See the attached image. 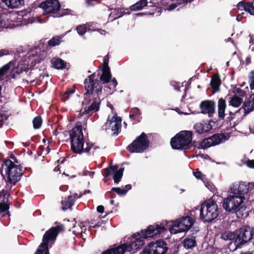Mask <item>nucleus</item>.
Segmentation results:
<instances>
[{
  "mask_svg": "<svg viewBox=\"0 0 254 254\" xmlns=\"http://www.w3.org/2000/svg\"><path fill=\"white\" fill-rule=\"evenodd\" d=\"M226 102L225 99L220 98L218 101V117L219 119L224 120L225 117V110L226 108Z\"/></svg>",
  "mask_w": 254,
  "mask_h": 254,
  "instance_id": "25",
  "label": "nucleus"
},
{
  "mask_svg": "<svg viewBox=\"0 0 254 254\" xmlns=\"http://www.w3.org/2000/svg\"><path fill=\"white\" fill-rule=\"evenodd\" d=\"M166 227L162 222L160 224L154 223L149 225L146 229L141 230L144 238H153L160 237V235L167 231L168 226Z\"/></svg>",
  "mask_w": 254,
  "mask_h": 254,
  "instance_id": "13",
  "label": "nucleus"
},
{
  "mask_svg": "<svg viewBox=\"0 0 254 254\" xmlns=\"http://www.w3.org/2000/svg\"><path fill=\"white\" fill-rule=\"evenodd\" d=\"M13 63L10 62L0 68V79L3 77L7 71L11 68Z\"/></svg>",
  "mask_w": 254,
  "mask_h": 254,
  "instance_id": "37",
  "label": "nucleus"
},
{
  "mask_svg": "<svg viewBox=\"0 0 254 254\" xmlns=\"http://www.w3.org/2000/svg\"><path fill=\"white\" fill-rule=\"evenodd\" d=\"M102 74L99 77V80L103 84L109 83L112 79V74L110 67L108 68L102 67Z\"/></svg>",
  "mask_w": 254,
  "mask_h": 254,
  "instance_id": "24",
  "label": "nucleus"
},
{
  "mask_svg": "<svg viewBox=\"0 0 254 254\" xmlns=\"http://www.w3.org/2000/svg\"><path fill=\"white\" fill-rule=\"evenodd\" d=\"M34 129H39L42 124V119L40 116H38L34 118L32 121Z\"/></svg>",
  "mask_w": 254,
  "mask_h": 254,
  "instance_id": "39",
  "label": "nucleus"
},
{
  "mask_svg": "<svg viewBox=\"0 0 254 254\" xmlns=\"http://www.w3.org/2000/svg\"><path fill=\"white\" fill-rule=\"evenodd\" d=\"M254 186V183H249V185L247 186L244 183H240L237 189H235L233 191V193L235 194L244 195L249 192V188L253 187Z\"/></svg>",
  "mask_w": 254,
  "mask_h": 254,
  "instance_id": "23",
  "label": "nucleus"
},
{
  "mask_svg": "<svg viewBox=\"0 0 254 254\" xmlns=\"http://www.w3.org/2000/svg\"><path fill=\"white\" fill-rule=\"evenodd\" d=\"M192 132L190 130H182L177 133L170 140L172 148L175 150H189L192 147L197 148L195 141H192Z\"/></svg>",
  "mask_w": 254,
  "mask_h": 254,
  "instance_id": "3",
  "label": "nucleus"
},
{
  "mask_svg": "<svg viewBox=\"0 0 254 254\" xmlns=\"http://www.w3.org/2000/svg\"><path fill=\"white\" fill-rule=\"evenodd\" d=\"M249 82L251 89H254V70L251 72L249 76Z\"/></svg>",
  "mask_w": 254,
  "mask_h": 254,
  "instance_id": "45",
  "label": "nucleus"
},
{
  "mask_svg": "<svg viewBox=\"0 0 254 254\" xmlns=\"http://www.w3.org/2000/svg\"><path fill=\"white\" fill-rule=\"evenodd\" d=\"M45 147L44 145H40L38 149L37 153L39 155H41L42 152L44 151Z\"/></svg>",
  "mask_w": 254,
  "mask_h": 254,
  "instance_id": "58",
  "label": "nucleus"
},
{
  "mask_svg": "<svg viewBox=\"0 0 254 254\" xmlns=\"http://www.w3.org/2000/svg\"><path fill=\"white\" fill-rule=\"evenodd\" d=\"M193 128L195 130L196 132L199 134H203L209 132L211 129H212V127L210 125V121H203L194 125Z\"/></svg>",
  "mask_w": 254,
  "mask_h": 254,
  "instance_id": "22",
  "label": "nucleus"
},
{
  "mask_svg": "<svg viewBox=\"0 0 254 254\" xmlns=\"http://www.w3.org/2000/svg\"><path fill=\"white\" fill-rule=\"evenodd\" d=\"M247 91H249L248 87H246L245 89H242L241 88H236L234 92L236 93L235 95H239L241 97H244L247 94Z\"/></svg>",
  "mask_w": 254,
  "mask_h": 254,
  "instance_id": "41",
  "label": "nucleus"
},
{
  "mask_svg": "<svg viewBox=\"0 0 254 254\" xmlns=\"http://www.w3.org/2000/svg\"><path fill=\"white\" fill-rule=\"evenodd\" d=\"M75 92V90L71 88H67L66 89V91L64 93L63 96V98L64 100V101H65L66 100H67L69 97V96L72 95L74 92Z\"/></svg>",
  "mask_w": 254,
  "mask_h": 254,
  "instance_id": "44",
  "label": "nucleus"
},
{
  "mask_svg": "<svg viewBox=\"0 0 254 254\" xmlns=\"http://www.w3.org/2000/svg\"><path fill=\"white\" fill-rule=\"evenodd\" d=\"M97 211L100 213H103L104 211V207L103 205H99L97 207Z\"/></svg>",
  "mask_w": 254,
  "mask_h": 254,
  "instance_id": "57",
  "label": "nucleus"
},
{
  "mask_svg": "<svg viewBox=\"0 0 254 254\" xmlns=\"http://www.w3.org/2000/svg\"><path fill=\"white\" fill-rule=\"evenodd\" d=\"M210 86L214 92H217L220 89L221 80L218 74H214L212 75L210 81Z\"/></svg>",
  "mask_w": 254,
  "mask_h": 254,
  "instance_id": "26",
  "label": "nucleus"
},
{
  "mask_svg": "<svg viewBox=\"0 0 254 254\" xmlns=\"http://www.w3.org/2000/svg\"><path fill=\"white\" fill-rule=\"evenodd\" d=\"M219 215L218 205L214 200L204 201L200 209V219L204 222H211Z\"/></svg>",
  "mask_w": 254,
  "mask_h": 254,
  "instance_id": "4",
  "label": "nucleus"
},
{
  "mask_svg": "<svg viewBox=\"0 0 254 254\" xmlns=\"http://www.w3.org/2000/svg\"><path fill=\"white\" fill-rule=\"evenodd\" d=\"M121 117H118L117 113H114L111 119H108L107 122L102 126V130H107L111 128L113 131V135H117L121 130Z\"/></svg>",
  "mask_w": 254,
  "mask_h": 254,
  "instance_id": "16",
  "label": "nucleus"
},
{
  "mask_svg": "<svg viewBox=\"0 0 254 254\" xmlns=\"http://www.w3.org/2000/svg\"><path fill=\"white\" fill-rule=\"evenodd\" d=\"M254 234V229L248 226H242L237 230L236 239L234 242L236 248L249 242L253 239Z\"/></svg>",
  "mask_w": 254,
  "mask_h": 254,
  "instance_id": "12",
  "label": "nucleus"
},
{
  "mask_svg": "<svg viewBox=\"0 0 254 254\" xmlns=\"http://www.w3.org/2000/svg\"><path fill=\"white\" fill-rule=\"evenodd\" d=\"M8 7L14 8L24 4V0H1Z\"/></svg>",
  "mask_w": 254,
  "mask_h": 254,
  "instance_id": "28",
  "label": "nucleus"
},
{
  "mask_svg": "<svg viewBox=\"0 0 254 254\" xmlns=\"http://www.w3.org/2000/svg\"><path fill=\"white\" fill-rule=\"evenodd\" d=\"M110 82V84H109V85L108 86V87L110 89V90H116V86L118 84V82H117V80L115 78H113V79H112L109 82Z\"/></svg>",
  "mask_w": 254,
  "mask_h": 254,
  "instance_id": "47",
  "label": "nucleus"
},
{
  "mask_svg": "<svg viewBox=\"0 0 254 254\" xmlns=\"http://www.w3.org/2000/svg\"><path fill=\"white\" fill-rule=\"evenodd\" d=\"M11 189V186H9L8 184L5 187V189H3L0 193V197L2 196L3 199H8V198L10 196L9 191ZM3 202H4V200H3Z\"/></svg>",
  "mask_w": 254,
  "mask_h": 254,
  "instance_id": "36",
  "label": "nucleus"
},
{
  "mask_svg": "<svg viewBox=\"0 0 254 254\" xmlns=\"http://www.w3.org/2000/svg\"><path fill=\"white\" fill-rule=\"evenodd\" d=\"M102 223L100 222H98L97 223L95 224L94 226H91L92 227L94 228H98L100 227Z\"/></svg>",
  "mask_w": 254,
  "mask_h": 254,
  "instance_id": "64",
  "label": "nucleus"
},
{
  "mask_svg": "<svg viewBox=\"0 0 254 254\" xmlns=\"http://www.w3.org/2000/svg\"><path fill=\"white\" fill-rule=\"evenodd\" d=\"M87 27L86 25L82 24L78 25L76 27V30L78 34L80 36H83L87 31Z\"/></svg>",
  "mask_w": 254,
  "mask_h": 254,
  "instance_id": "42",
  "label": "nucleus"
},
{
  "mask_svg": "<svg viewBox=\"0 0 254 254\" xmlns=\"http://www.w3.org/2000/svg\"><path fill=\"white\" fill-rule=\"evenodd\" d=\"M94 1H98V2L99 1V0H86V3L88 5H93L94 3H93V2Z\"/></svg>",
  "mask_w": 254,
  "mask_h": 254,
  "instance_id": "61",
  "label": "nucleus"
},
{
  "mask_svg": "<svg viewBox=\"0 0 254 254\" xmlns=\"http://www.w3.org/2000/svg\"><path fill=\"white\" fill-rule=\"evenodd\" d=\"M9 208V206L6 203L0 202V214L7 213L8 210Z\"/></svg>",
  "mask_w": 254,
  "mask_h": 254,
  "instance_id": "46",
  "label": "nucleus"
},
{
  "mask_svg": "<svg viewBox=\"0 0 254 254\" xmlns=\"http://www.w3.org/2000/svg\"><path fill=\"white\" fill-rule=\"evenodd\" d=\"M199 108L201 113L211 117L215 112V102L213 100H204L200 103Z\"/></svg>",
  "mask_w": 254,
  "mask_h": 254,
  "instance_id": "21",
  "label": "nucleus"
},
{
  "mask_svg": "<svg viewBox=\"0 0 254 254\" xmlns=\"http://www.w3.org/2000/svg\"><path fill=\"white\" fill-rule=\"evenodd\" d=\"M220 238L225 241L234 240L235 241L236 239V231L234 232L225 231L221 234Z\"/></svg>",
  "mask_w": 254,
  "mask_h": 254,
  "instance_id": "33",
  "label": "nucleus"
},
{
  "mask_svg": "<svg viewBox=\"0 0 254 254\" xmlns=\"http://www.w3.org/2000/svg\"><path fill=\"white\" fill-rule=\"evenodd\" d=\"M87 25L88 26L89 30H92V31H96V29H93V28H94V27H92V28H91V26L93 25V24L88 23V24H87Z\"/></svg>",
  "mask_w": 254,
  "mask_h": 254,
  "instance_id": "63",
  "label": "nucleus"
},
{
  "mask_svg": "<svg viewBox=\"0 0 254 254\" xmlns=\"http://www.w3.org/2000/svg\"><path fill=\"white\" fill-rule=\"evenodd\" d=\"M8 116L4 114H0V127H2L4 123L7 121Z\"/></svg>",
  "mask_w": 254,
  "mask_h": 254,
  "instance_id": "48",
  "label": "nucleus"
},
{
  "mask_svg": "<svg viewBox=\"0 0 254 254\" xmlns=\"http://www.w3.org/2000/svg\"><path fill=\"white\" fill-rule=\"evenodd\" d=\"M61 230V226H57L53 227L47 231L43 236L42 243L35 254H49L48 243L55 240Z\"/></svg>",
  "mask_w": 254,
  "mask_h": 254,
  "instance_id": "9",
  "label": "nucleus"
},
{
  "mask_svg": "<svg viewBox=\"0 0 254 254\" xmlns=\"http://www.w3.org/2000/svg\"><path fill=\"white\" fill-rule=\"evenodd\" d=\"M193 175L195 177L196 179L202 180H203V177L204 176V175L202 174L200 171L198 170L193 172Z\"/></svg>",
  "mask_w": 254,
  "mask_h": 254,
  "instance_id": "51",
  "label": "nucleus"
},
{
  "mask_svg": "<svg viewBox=\"0 0 254 254\" xmlns=\"http://www.w3.org/2000/svg\"><path fill=\"white\" fill-rule=\"evenodd\" d=\"M171 85L173 86L175 89L179 91H180V86L179 84L175 81H172Z\"/></svg>",
  "mask_w": 254,
  "mask_h": 254,
  "instance_id": "56",
  "label": "nucleus"
},
{
  "mask_svg": "<svg viewBox=\"0 0 254 254\" xmlns=\"http://www.w3.org/2000/svg\"><path fill=\"white\" fill-rule=\"evenodd\" d=\"M119 165L110 166L103 170L102 174L105 177H108L111 174L114 173L113 179L115 184H118L123 175L124 168H121L119 170Z\"/></svg>",
  "mask_w": 254,
  "mask_h": 254,
  "instance_id": "18",
  "label": "nucleus"
},
{
  "mask_svg": "<svg viewBox=\"0 0 254 254\" xmlns=\"http://www.w3.org/2000/svg\"><path fill=\"white\" fill-rule=\"evenodd\" d=\"M149 140L144 132H142L133 142L129 144L127 149L130 153H142L148 148Z\"/></svg>",
  "mask_w": 254,
  "mask_h": 254,
  "instance_id": "10",
  "label": "nucleus"
},
{
  "mask_svg": "<svg viewBox=\"0 0 254 254\" xmlns=\"http://www.w3.org/2000/svg\"><path fill=\"white\" fill-rule=\"evenodd\" d=\"M168 250L167 243L160 239L148 244L140 254H166Z\"/></svg>",
  "mask_w": 254,
  "mask_h": 254,
  "instance_id": "11",
  "label": "nucleus"
},
{
  "mask_svg": "<svg viewBox=\"0 0 254 254\" xmlns=\"http://www.w3.org/2000/svg\"><path fill=\"white\" fill-rule=\"evenodd\" d=\"M246 164L249 168L254 169V160L248 159Z\"/></svg>",
  "mask_w": 254,
  "mask_h": 254,
  "instance_id": "53",
  "label": "nucleus"
},
{
  "mask_svg": "<svg viewBox=\"0 0 254 254\" xmlns=\"http://www.w3.org/2000/svg\"><path fill=\"white\" fill-rule=\"evenodd\" d=\"M40 7L47 13H53L55 15L60 10L61 5L59 0H47L41 2Z\"/></svg>",
  "mask_w": 254,
  "mask_h": 254,
  "instance_id": "19",
  "label": "nucleus"
},
{
  "mask_svg": "<svg viewBox=\"0 0 254 254\" xmlns=\"http://www.w3.org/2000/svg\"><path fill=\"white\" fill-rule=\"evenodd\" d=\"M2 166H6V176L7 183L10 185H15L20 181L23 174L22 167L20 164H15L9 159H5Z\"/></svg>",
  "mask_w": 254,
  "mask_h": 254,
  "instance_id": "6",
  "label": "nucleus"
},
{
  "mask_svg": "<svg viewBox=\"0 0 254 254\" xmlns=\"http://www.w3.org/2000/svg\"><path fill=\"white\" fill-rule=\"evenodd\" d=\"M246 64L247 65L251 63V58L250 57H248L246 59Z\"/></svg>",
  "mask_w": 254,
  "mask_h": 254,
  "instance_id": "62",
  "label": "nucleus"
},
{
  "mask_svg": "<svg viewBox=\"0 0 254 254\" xmlns=\"http://www.w3.org/2000/svg\"><path fill=\"white\" fill-rule=\"evenodd\" d=\"M63 35L56 36L51 39L48 42V45L50 47L59 45L62 42Z\"/></svg>",
  "mask_w": 254,
  "mask_h": 254,
  "instance_id": "34",
  "label": "nucleus"
},
{
  "mask_svg": "<svg viewBox=\"0 0 254 254\" xmlns=\"http://www.w3.org/2000/svg\"><path fill=\"white\" fill-rule=\"evenodd\" d=\"M184 247L186 249H191L196 245L195 237L191 236L186 238L183 241Z\"/></svg>",
  "mask_w": 254,
  "mask_h": 254,
  "instance_id": "32",
  "label": "nucleus"
},
{
  "mask_svg": "<svg viewBox=\"0 0 254 254\" xmlns=\"http://www.w3.org/2000/svg\"><path fill=\"white\" fill-rule=\"evenodd\" d=\"M249 5H250L249 4V1H247V2L240 1L237 4V7L239 10H244L247 11V7L250 6Z\"/></svg>",
  "mask_w": 254,
  "mask_h": 254,
  "instance_id": "43",
  "label": "nucleus"
},
{
  "mask_svg": "<svg viewBox=\"0 0 254 254\" xmlns=\"http://www.w3.org/2000/svg\"><path fill=\"white\" fill-rule=\"evenodd\" d=\"M10 158L13 160L12 162H14V164L16 163V164H18L19 163L17 158L14 155H11Z\"/></svg>",
  "mask_w": 254,
  "mask_h": 254,
  "instance_id": "60",
  "label": "nucleus"
},
{
  "mask_svg": "<svg viewBox=\"0 0 254 254\" xmlns=\"http://www.w3.org/2000/svg\"><path fill=\"white\" fill-rule=\"evenodd\" d=\"M9 52L8 50L6 49H1L0 50V58L3 56L9 55Z\"/></svg>",
  "mask_w": 254,
  "mask_h": 254,
  "instance_id": "55",
  "label": "nucleus"
},
{
  "mask_svg": "<svg viewBox=\"0 0 254 254\" xmlns=\"http://www.w3.org/2000/svg\"><path fill=\"white\" fill-rule=\"evenodd\" d=\"M143 237V234L140 231L132 235L129 242L110 246L109 248L104 251L102 254H125L127 252H130L133 250L140 249L145 245V239H146Z\"/></svg>",
  "mask_w": 254,
  "mask_h": 254,
  "instance_id": "2",
  "label": "nucleus"
},
{
  "mask_svg": "<svg viewBox=\"0 0 254 254\" xmlns=\"http://www.w3.org/2000/svg\"><path fill=\"white\" fill-rule=\"evenodd\" d=\"M69 139L71 151L76 154H82L85 153L90 154V151L94 146L92 143L86 141L84 148L85 140L81 123L78 122L69 132Z\"/></svg>",
  "mask_w": 254,
  "mask_h": 254,
  "instance_id": "1",
  "label": "nucleus"
},
{
  "mask_svg": "<svg viewBox=\"0 0 254 254\" xmlns=\"http://www.w3.org/2000/svg\"><path fill=\"white\" fill-rule=\"evenodd\" d=\"M246 207H239V208L235 211L238 218L246 217L248 215V211H246Z\"/></svg>",
  "mask_w": 254,
  "mask_h": 254,
  "instance_id": "38",
  "label": "nucleus"
},
{
  "mask_svg": "<svg viewBox=\"0 0 254 254\" xmlns=\"http://www.w3.org/2000/svg\"><path fill=\"white\" fill-rule=\"evenodd\" d=\"M132 186L130 184L125 186L124 188H121L120 187H113L111 189V191L116 192L119 195H126L127 192L131 189Z\"/></svg>",
  "mask_w": 254,
  "mask_h": 254,
  "instance_id": "31",
  "label": "nucleus"
},
{
  "mask_svg": "<svg viewBox=\"0 0 254 254\" xmlns=\"http://www.w3.org/2000/svg\"><path fill=\"white\" fill-rule=\"evenodd\" d=\"M249 4L250 5L247 7V11L249 12L251 15H254V6L253 5V2L252 1H249Z\"/></svg>",
  "mask_w": 254,
  "mask_h": 254,
  "instance_id": "49",
  "label": "nucleus"
},
{
  "mask_svg": "<svg viewBox=\"0 0 254 254\" xmlns=\"http://www.w3.org/2000/svg\"><path fill=\"white\" fill-rule=\"evenodd\" d=\"M226 139V135L223 133H215L210 137L204 139L198 143L197 148L205 149L212 146L222 143Z\"/></svg>",
  "mask_w": 254,
  "mask_h": 254,
  "instance_id": "15",
  "label": "nucleus"
},
{
  "mask_svg": "<svg viewBox=\"0 0 254 254\" xmlns=\"http://www.w3.org/2000/svg\"><path fill=\"white\" fill-rule=\"evenodd\" d=\"M147 4V0H139L135 3L131 5L129 8L131 11H139L142 10L144 7L146 6Z\"/></svg>",
  "mask_w": 254,
  "mask_h": 254,
  "instance_id": "30",
  "label": "nucleus"
},
{
  "mask_svg": "<svg viewBox=\"0 0 254 254\" xmlns=\"http://www.w3.org/2000/svg\"><path fill=\"white\" fill-rule=\"evenodd\" d=\"M178 6V3H172L168 6L166 9L169 11L173 10L175 9Z\"/></svg>",
  "mask_w": 254,
  "mask_h": 254,
  "instance_id": "52",
  "label": "nucleus"
},
{
  "mask_svg": "<svg viewBox=\"0 0 254 254\" xmlns=\"http://www.w3.org/2000/svg\"><path fill=\"white\" fill-rule=\"evenodd\" d=\"M109 57L108 54L103 59V67L108 68L109 66Z\"/></svg>",
  "mask_w": 254,
  "mask_h": 254,
  "instance_id": "50",
  "label": "nucleus"
},
{
  "mask_svg": "<svg viewBox=\"0 0 254 254\" xmlns=\"http://www.w3.org/2000/svg\"><path fill=\"white\" fill-rule=\"evenodd\" d=\"M83 98L82 102L83 108L79 112L78 118L84 115H87L89 117L100 110L101 105L100 96H83Z\"/></svg>",
  "mask_w": 254,
  "mask_h": 254,
  "instance_id": "7",
  "label": "nucleus"
},
{
  "mask_svg": "<svg viewBox=\"0 0 254 254\" xmlns=\"http://www.w3.org/2000/svg\"><path fill=\"white\" fill-rule=\"evenodd\" d=\"M130 112L134 116H137L140 114V110L137 108L131 109Z\"/></svg>",
  "mask_w": 254,
  "mask_h": 254,
  "instance_id": "54",
  "label": "nucleus"
},
{
  "mask_svg": "<svg viewBox=\"0 0 254 254\" xmlns=\"http://www.w3.org/2000/svg\"><path fill=\"white\" fill-rule=\"evenodd\" d=\"M77 195V194H76L74 196L69 195L67 198H65L64 200H62V210L64 211H65L67 209L70 208L73 205L75 198V196Z\"/></svg>",
  "mask_w": 254,
  "mask_h": 254,
  "instance_id": "27",
  "label": "nucleus"
},
{
  "mask_svg": "<svg viewBox=\"0 0 254 254\" xmlns=\"http://www.w3.org/2000/svg\"><path fill=\"white\" fill-rule=\"evenodd\" d=\"M194 220L189 216H183L175 221L170 222L165 221L166 225L171 234H177L180 232L189 230L193 225Z\"/></svg>",
  "mask_w": 254,
  "mask_h": 254,
  "instance_id": "8",
  "label": "nucleus"
},
{
  "mask_svg": "<svg viewBox=\"0 0 254 254\" xmlns=\"http://www.w3.org/2000/svg\"><path fill=\"white\" fill-rule=\"evenodd\" d=\"M72 10L70 9H63L61 11L60 10L58 11L56 15H54L55 17H61L65 15H69L71 14Z\"/></svg>",
  "mask_w": 254,
  "mask_h": 254,
  "instance_id": "40",
  "label": "nucleus"
},
{
  "mask_svg": "<svg viewBox=\"0 0 254 254\" xmlns=\"http://www.w3.org/2000/svg\"><path fill=\"white\" fill-rule=\"evenodd\" d=\"M85 92L83 96H100L102 93V83L96 77L94 72L88 75L84 80Z\"/></svg>",
  "mask_w": 254,
  "mask_h": 254,
  "instance_id": "5",
  "label": "nucleus"
},
{
  "mask_svg": "<svg viewBox=\"0 0 254 254\" xmlns=\"http://www.w3.org/2000/svg\"><path fill=\"white\" fill-rule=\"evenodd\" d=\"M13 64L11 65V70L8 75L9 79H15L17 75H19L23 71H26L28 69V65L26 64L16 63V62L11 61Z\"/></svg>",
  "mask_w": 254,
  "mask_h": 254,
  "instance_id": "20",
  "label": "nucleus"
},
{
  "mask_svg": "<svg viewBox=\"0 0 254 254\" xmlns=\"http://www.w3.org/2000/svg\"><path fill=\"white\" fill-rule=\"evenodd\" d=\"M250 98H251L252 100H248L244 102L242 108L239 109L234 113L232 111H229V116L227 117L228 121L230 122L233 121L235 118V115L240 113L242 108L243 109L244 112V116H246L250 112L254 111V94L250 96Z\"/></svg>",
  "mask_w": 254,
  "mask_h": 254,
  "instance_id": "17",
  "label": "nucleus"
},
{
  "mask_svg": "<svg viewBox=\"0 0 254 254\" xmlns=\"http://www.w3.org/2000/svg\"><path fill=\"white\" fill-rule=\"evenodd\" d=\"M245 199L244 196L235 194L229 195L224 199L223 207L226 211L235 212L243 203Z\"/></svg>",
  "mask_w": 254,
  "mask_h": 254,
  "instance_id": "14",
  "label": "nucleus"
},
{
  "mask_svg": "<svg viewBox=\"0 0 254 254\" xmlns=\"http://www.w3.org/2000/svg\"><path fill=\"white\" fill-rule=\"evenodd\" d=\"M243 102V99L236 95H234L229 101V105L234 107H239Z\"/></svg>",
  "mask_w": 254,
  "mask_h": 254,
  "instance_id": "35",
  "label": "nucleus"
},
{
  "mask_svg": "<svg viewBox=\"0 0 254 254\" xmlns=\"http://www.w3.org/2000/svg\"><path fill=\"white\" fill-rule=\"evenodd\" d=\"M53 66L56 69H64L66 67V63L60 58H53L51 60Z\"/></svg>",
  "mask_w": 254,
  "mask_h": 254,
  "instance_id": "29",
  "label": "nucleus"
},
{
  "mask_svg": "<svg viewBox=\"0 0 254 254\" xmlns=\"http://www.w3.org/2000/svg\"><path fill=\"white\" fill-rule=\"evenodd\" d=\"M206 186L211 191L214 192L215 190V187L213 184H207V185H206Z\"/></svg>",
  "mask_w": 254,
  "mask_h": 254,
  "instance_id": "59",
  "label": "nucleus"
}]
</instances>
